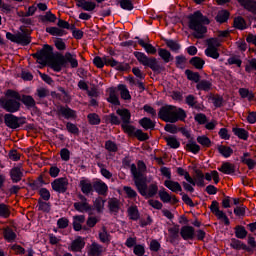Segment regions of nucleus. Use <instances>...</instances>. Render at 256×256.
<instances>
[{"label":"nucleus","instance_id":"obj_1","mask_svg":"<svg viewBox=\"0 0 256 256\" xmlns=\"http://www.w3.org/2000/svg\"><path fill=\"white\" fill-rule=\"evenodd\" d=\"M205 25H209V20L199 11L189 16V27L194 31L196 39H203V36L207 33Z\"/></svg>","mask_w":256,"mask_h":256},{"label":"nucleus","instance_id":"obj_2","mask_svg":"<svg viewBox=\"0 0 256 256\" xmlns=\"http://www.w3.org/2000/svg\"><path fill=\"white\" fill-rule=\"evenodd\" d=\"M158 116L162 121H166V123H177V121H181L186 117L183 109L172 105H166L160 108Z\"/></svg>","mask_w":256,"mask_h":256},{"label":"nucleus","instance_id":"obj_3","mask_svg":"<svg viewBox=\"0 0 256 256\" xmlns=\"http://www.w3.org/2000/svg\"><path fill=\"white\" fill-rule=\"evenodd\" d=\"M19 99V93L13 90H8L5 93V97L0 98V107H2V109H5L9 113H15L19 111V107H21Z\"/></svg>","mask_w":256,"mask_h":256},{"label":"nucleus","instance_id":"obj_4","mask_svg":"<svg viewBox=\"0 0 256 256\" xmlns=\"http://www.w3.org/2000/svg\"><path fill=\"white\" fill-rule=\"evenodd\" d=\"M135 185L143 197H155V195H157V191H159L156 184H151L147 189V183L143 180L140 181L139 178H137V174L135 175Z\"/></svg>","mask_w":256,"mask_h":256},{"label":"nucleus","instance_id":"obj_5","mask_svg":"<svg viewBox=\"0 0 256 256\" xmlns=\"http://www.w3.org/2000/svg\"><path fill=\"white\" fill-rule=\"evenodd\" d=\"M93 63L98 69H102L105 65H110V67H114V69H117L118 71H125V64L117 62L115 59L109 57L101 58L97 56L94 58Z\"/></svg>","mask_w":256,"mask_h":256},{"label":"nucleus","instance_id":"obj_6","mask_svg":"<svg viewBox=\"0 0 256 256\" xmlns=\"http://www.w3.org/2000/svg\"><path fill=\"white\" fill-rule=\"evenodd\" d=\"M40 65H47L53 61V47L44 45L43 49L34 54Z\"/></svg>","mask_w":256,"mask_h":256},{"label":"nucleus","instance_id":"obj_7","mask_svg":"<svg viewBox=\"0 0 256 256\" xmlns=\"http://www.w3.org/2000/svg\"><path fill=\"white\" fill-rule=\"evenodd\" d=\"M134 57H136L137 61L144 65V67H150L152 71H159V62H157V58H149L143 52H134Z\"/></svg>","mask_w":256,"mask_h":256},{"label":"nucleus","instance_id":"obj_8","mask_svg":"<svg viewBox=\"0 0 256 256\" xmlns=\"http://www.w3.org/2000/svg\"><path fill=\"white\" fill-rule=\"evenodd\" d=\"M208 46L205 49L204 53L206 57H211V59H219V52L217 51V47H219V41L217 38H212L207 41Z\"/></svg>","mask_w":256,"mask_h":256},{"label":"nucleus","instance_id":"obj_9","mask_svg":"<svg viewBox=\"0 0 256 256\" xmlns=\"http://www.w3.org/2000/svg\"><path fill=\"white\" fill-rule=\"evenodd\" d=\"M74 209H76L78 213H89L92 211L90 203L87 202V198L84 196H80V201L74 203Z\"/></svg>","mask_w":256,"mask_h":256},{"label":"nucleus","instance_id":"obj_10","mask_svg":"<svg viewBox=\"0 0 256 256\" xmlns=\"http://www.w3.org/2000/svg\"><path fill=\"white\" fill-rule=\"evenodd\" d=\"M51 185L52 189H54L57 193H65L67 191L69 181L67 178H58L54 180Z\"/></svg>","mask_w":256,"mask_h":256},{"label":"nucleus","instance_id":"obj_11","mask_svg":"<svg viewBox=\"0 0 256 256\" xmlns=\"http://www.w3.org/2000/svg\"><path fill=\"white\" fill-rule=\"evenodd\" d=\"M130 169H131V173L134 177V182H135V176L136 175H137L138 181H143V173H145V169H147L144 162L139 161L138 162V168H137V166H135V164H132L130 166Z\"/></svg>","mask_w":256,"mask_h":256},{"label":"nucleus","instance_id":"obj_12","mask_svg":"<svg viewBox=\"0 0 256 256\" xmlns=\"http://www.w3.org/2000/svg\"><path fill=\"white\" fill-rule=\"evenodd\" d=\"M6 37L10 41H16L17 43H21L22 45H29L31 43V40L29 39V36L25 34H18V35H13L10 32L6 33Z\"/></svg>","mask_w":256,"mask_h":256},{"label":"nucleus","instance_id":"obj_13","mask_svg":"<svg viewBox=\"0 0 256 256\" xmlns=\"http://www.w3.org/2000/svg\"><path fill=\"white\" fill-rule=\"evenodd\" d=\"M49 65L54 71L59 73V71H61V69H63V67L66 65L64 56H57L55 58L53 57L52 61L49 62Z\"/></svg>","mask_w":256,"mask_h":256},{"label":"nucleus","instance_id":"obj_14","mask_svg":"<svg viewBox=\"0 0 256 256\" xmlns=\"http://www.w3.org/2000/svg\"><path fill=\"white\" fill-rule=\"evenodd\" d=\"M4 121L6 126L9 127L10 129H17L20 125L19 118H17L13 114H6L4 116Z\"/></svg>","mask_w":256,"mask_h":256},{"label":"nucleus","instance_id":"obj_15","mask_svg":"<svg viewBox=\"0 0 256 256\" xmlns=\"http://www.w3.org/2000/svg\"><path fill=\"white\" fill-rule=\"evenodd\" d=\"M79 187L84 195H89V193H92L94 186L91 183V180L87 178H81Z\"/></svg>","mask_w":256,"mask_h":256},{"label":"nucleus","instance_id":"obj_16","mask_svg":"<svg viewBox=\"0 0 256 256\" xmlns=\"http://www.w3.org/2000/svg\"><path fill=\"white\" fill-rule=\"evenodd\" d=\"M180 235L185 241H188V239L195 237V229L191 226H184L180 230Z\"/></svg>","mask_w":256,"mask_h":256},{"label":"nucleus","instance_id":"obj_17","mask_svg":"<svg viewBox=\"0 0 256 256\" xmlns=\"http://www.w3.org/2000/svg\"><path fill=\"white\" fill-rule=\"evenodd\" d=\"M10 175L14 183H19L23 177V168H21V166L14 167L11 170Z\"/></svg>","mask_w":256,"mask_h":256},{"label":"nucleus","instance_id":"obj_18","mask_svg":"<svg viewBox=\"0 0 256 256\" xmlns=\"http://www.w3.org/2000/svg\"><path fill=\"white\" fill-rule=\"evenodd\" d=\"M64 59H65V65H67V63H70L73 69L79 67V62L77 61V56L75 54L66 52L64 55Z\"/></svg>","mask_w":256,"mask_h":256},{"label":"nucleus","instance_id":"obj_19","mask_svg":"<svg viewBox=\"0 0 256 256\" xmlns=\"http://www.w3.org/2000/svg\"><path fill=\"white\" fill-rule=\"evenodd\" d=\"M158 195L163 203H171V201L172 203H177V198L171 196L165 189L160 190Z\"/></svg>","mask_w":256,"mask_h":256},{"label":"nucleus","instance_id":"obj_20","mask_svg":"<svg viewBox=\"0 0 256 256\" xmlns=\"http://www.w3.org/2000/svg\"><path fill=\"white\" fill-rule=\"evenodd\" d=\"M85 247V240H83L80 236L77 237L74 241H72L70 245V250L74 252H79L81 249Z\"/></svg>","mask_w":256,"mask_h":256},{"label":"nucleus","instance_id":"obj_21","mask_svg":"<svg viewBox=\"0 0 256 256\" xmlns=\"http://www.w3.org/2000/svg\"><path fill=\"white\" fill-rule=\"evenodd\" d=\"M83 223H85L84 215H77L73 217V229L74 231H81L83 229Z\"/></svg>","mask_w":256,"mask_h":256},{"label":"nucleus","instance_id":"obj_22","mask_svg":"<svg viewBox=\"0 0 256 256\" xmlns=\"http://www.w3.org/2000/svg\"><path fill=\"white\" fill-rule=\"evenodd\" d=\"M164 185L173 193H179V191H182L181 184H179V182L165 180Z\"/></svg>","mask_w":256,"mask_h":256},{"label":"nucleus","instance_id":"obj_23","mask_svg":"<svg viewBox=\"0 0 256 256\" xmlns=\"http://www.w3.org/2000/svg\"><path fill=\"white\" fill-rule=\"evenodd\" d=\"M91 256H100L103 253V246L99 245L97 242H93L88 250Z\"/></svg>","mask_w":256,"mask_h":256},{"label":"nucleus","instance_id":"obj_24","mask_svg":"<svg viewBox=\"0 0 256 256\" xmlns=\"http://www.w3.org/2000/svg\"><path fill=\"white\" fill-rule=\"evenodd\" d=\"M94 189L99 195H105L107 191H109V187H107V184L105 182L98 180L94 183Z\"/></svg>","mask_w":256,"mask_h":256},{"label":"nucleus","instance_id":"obj_25","mask_svg":"<svg viewBox=\"0 0 256 256\" xmlns=\"http://www.w3.org/2000/svg\"><path fill=\"white\" fill-rule=\"evenodd\" d=\"M78 7H81L84 11H93L97 5L91 0H78Z\"/></svg>","mask_w":256,"mask_h":256},{"label":"nucleus","instance_id":"obj_26","mask_svg":"<svg viewBox=\"0 0 256 256\" xmlns=\"http://www.w3.org/2000/svg\"><path fill=\"white\" fill-rule=\"evenodd\" d=\"M117 115L121 118L122 123H131V112L123 108L116 111Z\"/></svg>","mask_w":256,"mask_h":256},{"label":"nucleus","instance_id":"obj_27","mask_svg":"<svg viewBox=\"0 0 256 256\" xmlns=\"http://www.w3.org/2000/svg\"><path fill=\"white\" fill-rule=\"evenodd\" d=\"M218 171H221V173H224V175H233V173H235V165L226 162L222 164L220 168H218Z\"/></svg>","mask_w":256,"mask_h":256},{"label":"nucleus","instance_id":"obj_28","mask_svg":"<svg viewBox=\"0 0 256 256\" xmlns=\"http://www.w3.org/2000/svg\"><path fill=\"white\" fill-rule=\"evenodd\" d=\"M131 122L122 123V129L125 133L130 135V137H135L138 129L135 126L130 125Z\"/></svg>","mask_w":256,"mask_h":256},{"label":"nucleus","instance_id":"obj_29","mask_svg":"<svg viewBox=\"0 0 256 256\" xmlns=\"http://www.w3.org/2000/svg\"><path fill=\"white\" fill-rule=\"evenodd\" d=\"M158 55L159 57H161L164 63H169V61H173V56L171 55V52H169L167 49L160 48L158 50Z\"/></svg>","mask_w":256,"mask_h":256},{"label":"nucleus","instance_id":"obj_30","mask_svg":"<svg viewBox=\"0 0 256 256\" xmlns=\"http://www.w3.org/2000/svg\"><path fill=\"white\" fill-rule=\"evenodd\" d=\"M177 173L178 175H180L181 177H184V179L190 183V185L195 186V180H193V178L191 177V175H189V172L185 171V169L179 167L177 168Z\"/></svg>","mask_w":256,"mask_h":256},{"label":"nucleus","instance_id":"obj_31","mask_svg":"<svg viewBox=\"0 0 256 256\" xmlns=\"http://www.w3.org/2000/svg\"><path fill=\"white\" fill-rule=\"evenodd\" d=\"M139 124L143 129H155V122H153L151 119L144 117L141 120H139Z\"/></svg>","mask_w":256,"mask_h":256},{"label":"nucleus","instance_id":"obj_32","mask_svg":"<svg viewBox=\"0 0 256 256\" xmlns=\"http://www.w3.org/2000/svg\"><path fill=\"white\" fill-rule=\"evenodd\" d=\"M3 234H4V239L8 241V243H13V241L17 239V234H15L14 231L11 230V228L4 229Z\"/></svg>","mask_w":256,"mask_h":256},{"label":"nucleus","instance_id":"obj_33","mask_svg":"<svg viewBox=\"0 0 256 256\" xmlns=\"http://www.w3.org/2000/svg\"><path fill=\"white\" fill-rule=\"evenodd\" d=\"M46 32L55 37H63L65 35V30L58 27H48L46 28Z\"/></svg>","mask_w":256,"mask_h":256},{"label":"nucleus","instance_id":"obj_34","mask_svg":"<svg viewBox=\"0 0 256 256\" xmlns=\"http://www.w3.org/2000/svg\"><path fill=\"white\" fill-rule=\"evenodd\" d=\"M108 93H109V97H108L109 103H112V105H119V97H117V92L115 88H110L108 90Z\"/></svg>","mask_w":256,"mask_h":256},{"label":"nucleus","instance_id":"obj_35","mask_svg":"<svg viewBox=\"0 0 256 256\" xmlns=\"http://www.w3.org/2000/svg\"><path fill=\"white\" fill-rule=\"evenodd\" d=\"M196 89H198V91H210L211 90V82H209L207 80L198 81V83L196 85Z\"/></svg>","mask_w":256,"mask_h":256},{"label":"nucleus","instance_id":"obj_36","mask_svg":"<svg viewBox=\"0 0 256 256\" xmlns=\"http://www.w3.org/2000/svg\"><path fill=\"white\" fill-rule=\"evenodd\" d=\"M186 149L190 151L191 153L197 154L201 150V147L198 145L197 142L189 141L186 144Z\"/></svg>","mask_w":256,"mask_h":256},{"label":"nucleus","instance_id":"obj_37","mask_svg":"<svg viewBox=\"0 0 256 256\" xmlns=\"http://www.w3.org/2000/svg\"><path fill=\"white\" fill-rule=\"evenodd\" d=\"M233 133L239 137V139H243L244 141L249 137V133H247L243 128H233Z\"/></svg>","mask_w":256,"mask_h":256},{"label":"nucleus","instance_id":"obj_38","mask_svg":"<svg viewBox=\"0 0 256 256\" xmlns=\"http://www.w3.org/2000/svg\"><path fill=\"white\" fill-rule=\"evenodd\" d=\"M240 4L248 11H256V2L252 0H240Z\"/></svg>","mask_w":256,"mask_h":256},{"label":"nucleus","instance_id":"obj_39","mask_svg":"<svg viewBox=\"0 0 256 256\" xmlns=\"http://www.w3.org/2000/svg\"><path fill=\"white\" fill-rule=\"evenodd\" d=\"M215 19L218 23H225V21L229 19V12L227 10H221L218 12Z\"/></svg>","mask_w":256,"mask_h":256},{"label":"nucleus","instance_id":"obj_40","mask_svg":"<svg viewBox=\"0 0 256 256\" xmlns=\"http://www.w3.org/2000/svg\"><path fill=\"white\" fill-rule=\"evenodd\" d=\"M218 151L226 159L227 157H231V155H233V149H231V147L228 146H219Z\"/></svg>","mask_w":256,"mask_h":256},{"label":"nucleus","instance_id":"obj_41","mask_svg":"<svg viewBox=\"0 0 256 256\" xmlns=\"http://www.w3.org/2000/svg\"><path fill=\"white\" fill-rule=\"evenodd\" d=\"M128 217L132 219V221H137L139 219V210H137V206H131L128 209Z\"/></svg>","mask_w":256,"mask_h":256},{"label":"nucleus","instance_id":"obj_42","mask_svg":"<svg viewBox=\"0 0 256 256\" xmlns=\"http://www.w3.org/2000/svg\"><path fill=\"white\" fill-rule=\"evenodd\" d=\"M118 89L120 91V95L123 99L129 100L131 99V94H129V90L126 85L120 84L118 85Z\"/></svg>","mask_w":256,"mask_h":256},{"label":"nucleus","instance_id":"obj_43","mask_svg":"<svg viewBox=\"0 0 256 256\" xmlns=\"http://www.w3.org/2000/svg\"><path fill=\"white\" fill-rule=\"evenodd\" d=\"M242 161L245 163V165L248 166L249 169H254L256 162L255 160L249 158V153H244L243 157H242Z\"/></svg>","mask_w":256,"mask_h":256},{"label":"nucleus","instance_id":"obj_44","mask_svg":"<svg viewBox=\"0 0 256 256\" xmlns=\"http://www.w3.org/2000/svg\"><path fill=\"white\" fill-rule=\"evenodd\" d=\"M121 9L124 11H133V1L132 0H119Z\"/></svg>","mask_w":256,"mask_h":256},{"label":"nucleus","instance_id":"obj_45","mask_svg":"<svg viewBox=\"0 0 256 256\" xmlns=\"http://www.w3.org/2000/svg\"><path fill=\"white\" fill-rule=\"evenodd\" d=\"M195 185L198 187H205V175L201 172H196V178L194 180Z\"/></svg>","mask_w":256,"mask_h":256},{"label":"nucleus","instance_id":"obj_46","mask_svg":"<svg viewBox=\"0 0 256 256\" xmlns=\"http://www.w3.org/2000/svg\"><path fill=\"white\" fill-rule=\"evenodd\" d=\"M99 239L102 243H109V241H111V236H109V233H107V229L102 228V230L99 232Z\"/></svg>","mask_w":256,"mask_h":256},{"label":"nucleus","instance_id":"obj_47","mask_svg":"<svg viewBox=\"0 0 256 256\" xmlns=\"http://www.w3.org/2000/svg\"><path fill=\"white\" fill-rule=\"evenodd\" d=\"M191 65L195 67L196 69H201L203 65H205V60L199 58V57H194L190 60Z\"/></svg>","mask_w":256,"mask_h":256},{"label":"nucleus","instance_id":"obj_48","mask_svg":"<svg viewBox=\"0 0 256 256\" xmlns=\"http://www.w3.org/2000/svg\"><path fill=\"white\" fill-rule=\"evenodd\" d=\"M60 113H61V115L66 117V119H71V118L75 117V111L71 110L70 108L62 107V108H60Z\"/></svg>","mask_w":256,"mask_h":256},{"label":"nucleus","instance_id":"obj_49","mask_svg":"<svg viewBox=\"0 0 256 256\" xmlns=\"http://www.w3.org/2000/svg\"><path fill=\"white\" fill-rule=\"evenodd\" d=\"M197 142L202 145V147H210L211 140L207 136H198Z\"/></svg>","mask_w":256,"mask_h":256},{"label":"nucleus","instance_id":"obj_50","mask_svg":"<svg viewBox=\"0 0 256 256\" xmlns=\"http://www.w3.org/2000/svg\"><path fill=\"white\" fill-rule=\"evenodd\" d=\"M234 27H236V29H246L247 24L245 23V20L243 18L238 17L234 20Z\"/></svg>","mask_w":256,"mask_h":256},{"label":"nucleus","instance_id":"obj_51","mask_svg":"<svg viewBox=\"0 0 256 256\" xmlns=\"http://www.w3.org/2000/svg\"><path fill=\"white\" fill-rule=\"evenodd\" d=\"M166 45L167 47H169V49H171V51L177 52L179 51V49H181V45H179V43L173 40H167Z\"/></svg>","mask_w":256,"mask_h":256},{"label":"nucleus","instance_id":"obj_52","mask_svg":"<svg viewBox=\"0 0 256 256\" xmlns=\"http://www.w3.org/2000/svg\"><path fill=\"white\" fill-rule=\"evenodd\" d=\"M214 215H216L217 219H220L225 223V225H229V218L222 210L217 211Z\"/></svg>","mask_w":256,"mask_h":256},{"label":"nucleus","instance_id":"obj_53","mask_svg":"<svg viewBox=\"0 0 256 256\" xmlns=\"http://www.w3.org/2000/svg\"><path fill=\"white\" fill-rule=\"evenodd\" d=\"M22 102L27 107H35V100L31 96H23Z\"/></svg>","mask_w":256,"mask_h":256},{"label":"nucleus","instance_id":"obj_54","mask_svg":"<svg viewBox=\"0 0 256 256\" xmlns=\"http://www.w3.org/2000/svg\"><path fill=\"white\" fill-rule=\"evenodd\" d=\"M11 215V212L9 211V207L5 204H0V217H9Z\"/></svg>","mask_w":256,"mask_h":256},{"label":"nucleus","instance_id":"obj_55","mask_svg":"<svg viewBox=\"0 0 256 256\" xmlns=\"http://www.w3.org/2000/svg\"><path fill=\"white\" fill-rule=\"evenodd\" d=\"M239 94L241 95V97H243L244 99H249V101H251V99H253V93L249 92L247 89L245 88H241L239 90Z\"/></svg>","mask_w":256,"mask_h":256},{"label":"nucleus","instance_id":"obj_56","mask_svg":"<svg viewBox=\"0 0 256 256\" xmlns=\"http://www.w3.org/2000/svg\"><path fill=\"white\" fill-rule=\"evenodd\" d=\"M94 207L100 213V211H103V207H105V201H103L101 198H97L94 201Z\"/></svg>","mask_w":256,"mask_h":256},{"label":"nucleus","instance_id":"obj_57","mask_svg":"<svg viewBox=\"0 0 256 256\" xmlns=\"http://www.w3.org/2000/svg\"><path fill=\"white\" fill-rule=\"evenodd\" d=\"M186 75H187V78L190 81H194L195 83H199V74L198 73H194V72H191L189 70H186Z\"/></svg>","mask_w":256,"mask_h":256},{"label":"nucleus","instance_id":"obj_58","mask_svg":"<svg viewBox=\"0 0 256 256\" xmlns=\"http://www.w3.org/2000/svg\"><path fill=\"white\" fill-rule=\"evenodd\" d=\"M88 119L91 125H99L101 123V119H99V115L97 114H89Z\"/></svg>","mask_w":256,"mask_h":256},{"label":"nucleus","instance_id":"obj_59","mask_svg":"<svg viewBox=\"0 0 256 256\" xmlns=\"http://www.w3.org/2000/svg\"><path fill=\"white\" fill-rule=\"evenodd\" d=\"M124 191H125L126 195L130 199H135V197H137V192L135 190H133V188H131L129 186H125L124 187Z\"/></svg>","mask_w":256,"mask_h":256},{"label":"nucleus","instance_id":"obj_60","mask_svg":"<svg viewBox=\"0 0 256 256\" xmlns=\"http://www.w3.org/2000/svg\"><path fill=\"white\" fill-rule=\"evenodd\" d=\"M60 157L62 161H69V159L71 158V152H69L67 148H63L60 151Z\"/></svg>","mask_w":256,"mask_h":256},{"label":"nucleus","instance_id":"obj_61","mask_svg":"<svg viewBox=\"0 0 256 256\" xmlns=\"http://www.w3.org/2000/svg\"><path fill=\"white\" fill-rule=\"evenodd\" d=\"M236 237L238 239H245L247 237V230L243 227H239L236 229Z\"/></svg>","mask_w":256,"mask_h":256},{"label":"nucleus","instance_id":"obj_62","mask_svg":"<svg viewBox=\"0 0 256 256\" xmlns=\"http://www.w3.org/2000/svg\"><path fill=\"white\" fill-rule=\"evenodd\" d=\"M166 141L169 147H172V149H179V141H177L174 137L167 138Z\"/></svg>","mask_w":256,"mask_h":256},{"label":"nucleus","instance_id":"obj_63","mask_svg":"<svg viewBox=\"0 0 256 256\" xmlns=\"http://www.w3.org/2000/svg\"><path fill=\"white\" fill-rule=\"evenodd\" d=\"M231 247H233V249H247V246L239 240H232Z\"/></svg>","mask_w":256,"mask_h":256},{"label":"nucleus","instance_id":"obj_64","mask_svg":"<svg viewBox=\"0 0 256 256\" xmlns=\"http://www.w3.org/2000/svg\"><path fill=\"white\" fill-rule=\"evenodd\" d=\"M105 147L107 149V151H110V152H115L117 151V144H115L113 141L111 140H108L105 144Z\"/></svg>","mask_w":256,"mask_h":256}]
</instances>
